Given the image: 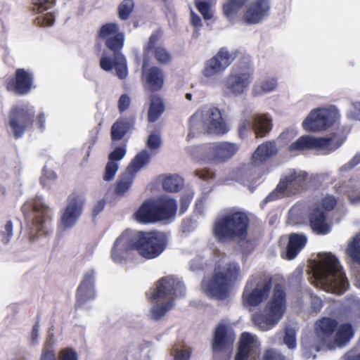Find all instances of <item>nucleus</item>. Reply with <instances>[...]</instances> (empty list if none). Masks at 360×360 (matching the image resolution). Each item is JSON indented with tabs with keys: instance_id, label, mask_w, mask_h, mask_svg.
<instances>
[{
	"instance_id": "nucleus-1",
	"label": "nucleus",
	"mask_w": 360,
	"mask_h": 360,
	"mask_svg": "<svg viewBox=\"0 0 360 360\" xmlns=\"http://www.w3.org/2000/svg\"><path fill=\"white\" fill-rule=\"evenodd\" d=\"M184 284L172 276L160 278L153 288L146 292L147 300L151 303L164 300L161 304H155L150 310V319L160 320L174 305V300L185 295Z\"/></svg>"
},
{
	"instance_id": "nucleus-2",
	"label": "nucleus",
	"mask_w": 360,
	"mask_h": 360,
	"mask_svg": "<svg viewBox=\"0 0 360 360\" xmlns=\"http://www.w3.org/2000/svg\"><path fill=\"white\" fill-rule=\"evenodd\" d=\"M314 277L317 285L337 294L344 293L349 288V281L338 259L330 252L319 255Z\"/></svg>"
},
{
	"instance_id": "nucleus-3",
	"label": "nucleus",
	"mask_w": 360,
	"mask_h": 360,
	"mask_svg": "<svg viewBox=\"0 0 360 360\" xmlns=\"http://www.w3.org/2000/svg\"><path fill=\"white\" fill-rule=\"evenodd\" d=\"M250 219L243 211H233L217 217L212 227V235L219 243L244 240L248 234Z\"/></svg>"
},
{
	"instance_id": "nucleus-4",
	"label": "nucleus",
	"mask_w": 360,
	"mask_h": 360,
	"mask_svg": "<svg viewBox=\"0 0 360 360\" xmlns=\"http://www.w3.org/2000/svg\"><path fill=\"white\" fill-rule=\"evenodd\" d=\"M240 273V265L235 262L217 266L210 277L202 281V290L210 298L224 300L229 296L231 287Z\"/></svg>"
},
{
	"instance_id": "nucleus-5",
	"label": "nucleus",
	"mask_w": 360,
	"mask_h": 360,
	"mask_svg": "<svg viewBox=\"0 0 360 360\" xmlns=\"http://www.w3.org/2000/svg\"><path fill=\"white\" fill-rule=\"evenodd\" d=\"M97 39L105 40V46L111 51L117 59L113 68L120 79H124L127 75V62L121 51L124 46L125 36L120 31L116 22H107L101 26L97 31Z\"/></svg>"
},
{
	"instance_id": "nucleus-6",
	"label": "nucleus",
	"mask_w": 360,
	"mask_h": 360,
	"mask_svg": "<svg viewBox=\"0 0 360 360\" xmlns=\"http://www.w3.org/2000/svg\"><path fill=\"white\" fill-rule=\"evenodd\" d=\"M286 309V294L281 285H276L271 300L266 305L264 312L252 315V321L263 331L272 329L283 317Z\"/></svg>"
},
{
	"instance_id": "nucleus-7",
	"label": "nucleus",
	"mask_w": 360,
	"mask_h": 360,
	"mask_svg": "<svg viewBox=\"0 0 360 360\" xmlns=\"http://www.w3.org/2000/svg\"><path fill=\"white\" fill-rule=\"evenodd\" d=\"M132 235L136 250L146 259L158 257L166 248V238L160 232L132 230Z\"/></svg>"
},
{
	"instance_id": "nucleus-8",
	"label": "nucleus",
	"mask_w": 360,
	"mask_h": 360,
	"mask_svg": "<svg viewBox=\"0 0 360 360\" xmlns=\"http://www.w3.org/2000/svg\"><path fill=\"white\" fill-rule=\"evenodd\" d=\"M200 119L209 133L223 135L229 131L219 109L214 106H204L189 119L190 132L187 136L188 140L194 137L193 131Z\"/></svg>"
},
{
	"instance_id": "nucleus-9",
	"label": "nucleus",
	"mask_w": 360,
	"mask_h": 360,
	"mask_svg": "<svg viewBox=\"0 0 360 360\" xmlns=\"http://www.w3.org/2000/svg\"><path fill=\"white\" fill-rule=\"evenodd\" d=\"M238 150L235 143L229 142L207 143L193 148L197 161L210 164L221 163L233 157Z\"/></svg>"
},
{
	"instance_id": "nucleus-10",
	"label": "nucleus",
	"mask_w": 360,
	"mask_h": 360,
	"mask_svg": "<svg viewBox=\"0 0 360 360\" xmlns=\"http://www.w3.org/2000/svg\"><path fill=\"white\" fill-rule=\"evenodd\" d=\"M35 110L33 106L22 103L13 105L8 115V126L15 139L32 129L34 123Z\"/></svg>"
},
{
	"instance_id": "nucleus-11",
	"label": "nucleus",
	"mask_w": 360,
	"mask_h": 360,
	"mask_svg": "<svg viewBox=\"0 0 360 360\" xmlns=\"http://www.w3.org/2000/svg\"><path fill=\"white\" fill-rule=\"evenodd\" d=\"M272 288L271 279L262 274L250 277L244 288L243 300L245 304L257 307L267 299Z\"/></svg>"
},
{
	"instance_id": "nucleus-12",
	"label": "nucleus",
	"mask_w": 360,
	"mask_h": 360,
	"mask_svg": "<svg viewBox=\"0 0 360 360\" xmlns=\"http://www.w3.org/2000/svg\"><path fill=\"white\" fill-rule=\"evenodd\" d=\"M340 146V143H334L331 137H314L304 135L291 143L288 150L290 152L316 150L321 151L322 155H328L338 149Z\"/></svg>"
},
{
	"instance_id": "nucleus-13",
	"label": "nucleus",
	"mask_w": 360,
	"mask_h": 360,
	"mask_svg": "<svg viewBox=\"0 0 360 360\" xmlns=\"http://www.w3.org/2000/svg\"><path fill=\"white\" fill-rule=\"evenodd\" d=\"M307 174L305 172L290 171L286 176L281 179L275 190L266 198V201L274 200L278 198V193L293 195L302 192L306 186Z\"/></svg>"
},
{
	"instance_id": "nucleus-14",
	"label": "nucleus",
	"mask_w": 360,
	"mask_h": 360,
	"mask_svg": "<svg viewBox=\"0 0 360 360\" xmlns=\"http://www.w3.org/2000/svg\"><path fill=\"white\" fill-rule=\"evenodd\" d=\"M150 160V155L147 150H143L139 153L131 160L125 172L117 180L115 192L117 195H123L131 187L136 174L147 165Z\"/></svg>"
},
{
	"instance_id": "nucleus-15",
	"label": "nucleus",
	"mask_w": 360,
	"mask_h": 360,
	"mask_svg": "<svg viewBox=\"0 0 360 360\" xmlns=\"http://www.w3.org/2000/svg\"><path fill=\"white\" fill-rule=\"evenodd\" d=\"M339 118L336 110L326 108L313 110L302 123L303 127L309 131H319L331 127Z\"/></svg>"
},
{
	"instance_id": "nucleus-16",
	"label": "nucleus",
	"mask_w": 360,
	"mask_h": 360,
	"mask_svg": "<svg viewBox=\"0 0 360 360\" xmlns=\"http://www.w3.org/2000/svg\"><path fill=\"white\" fill-rule=\"evenodd\" d=\"M34 74L24 68H18L13 75L5 81L7 91L17 96H25L30 94L33 88Z\"/></svg>"
},
{
	"instance_id": "nucleus-17",
	"label": "nucleus",
	"mask_w": 360,
	"mask_h": 360,
	"mask_svg": "<svg viewBox=\"0 0 360 360\" xmlns=\"http://www.w3.org/2000/svg\"><path fill=\"white\" fill-rule=\"evenodd\" d=\"M132 238V230L127 229L115 240L110 252L113 262L120 264L134 259L136 247Z\"/></svg>"
},
{
	"instance_id": "nucleus-18",
	"label": "nucleus",
	"mask_w": 360,
	"mask_h": 360,
	"mask_svg": "<svg viewBox=\"0 0 360 360\" xmlns=\"http://www.w3.org/2000/svg\"><path fill=\"white\" fill-rule=\"evenodd\" d=\"M237 56L236 53L230 52L227 48H221L218 52L205 63L202 75L205 78H212L228 68Z\"/></svg>"
},
{
	"instance_id": "nucleus-19",
	"label": "nucleus",
	"mask_w": 360,
	"mask_h": 360,
	"mask_svg": "<svg viewBox=\"0 0 360 360\" xmlns=\"http://www.w3.org/2000/svg\"><path fill=\"white\" fill-rule=\"evenodd\" d=\"M86 198L83 193H72L68 198L67 205L60 218V222L65 229L72 227L81 217Z\"/></svg>"
},
{
	"instance_id": "nucleus-20",
	"label": "nucleus",
	"mask_w": 360,
	"mask_h": 360,
	"mask_svg": "<svg viewBox=\"0 0 360 360\" xmlns=\"http://www.w3.org/2000/svg\"><path fill=\"white\" fill-rule=\"evenodd\" d=\"M272 128L271 120L265 114L257 115L251 120H242L238 125V135L245 138L247 133L253 131L256 138H263Z\"/></svg>"
},
{
	"instance_id": "nucleus-21",
	"label": "nucleus",
	"mask_w": 360,
	"mask_h": 360,
	"mask_svg": "<svg viewBox=\"0 0 360 360\" xmlns=\"http://www.w3.org/2000/svg\"><path fill=\"white\" fill-rule=\"evenodd\" d=\"M252 74L246 67L238 71H231L224 80L225 89L236 96L243 94L252 82Z\"/></svg>"
},
{
	"instance_id": "nucleus-22",
	"label": "nucleus",
	"mask_w": 360,
	"mask_h": 360,
	"mask_svg": "<svg viewBox=\"0 0 360 360\" xmlns=\"http://www.w3.org/2000/svg\"><path fill=\"white\" fill-rule=\"evenodd\" d=\"M162 37V32L157 30L150 34L148 42L143 46V54H150L160 65H169L172 60L170 52L160 42Z\"/></svg>"
},
{
	"instance_id": "nucleus-23",
	"label": "nucleus",
	"mask_w": 360,
	"mask_h": 360,
	"mask_svg": "<svg viewBox=\"0 0 360 360\" xmlns=\"http://www.w3.org/2000/svg\"><path fill=\"white\" fill-rule=\"evenodd\" d=\"M149 60L144 56L142 65V79L144 88L151 93L161 90L164 85L165 74L163 70L157 66L148 68Z\"/></svg>"
},
{
	"instance_id": "nucleus-24",
	"label": "nucleus",
	"mask_w": 360,
	"mask_h": 360,
	"mask_svg": "<svg viewBox=\"0 0 360 360\" xmlns=\"http://www.w3.org/2000/svg\"><path fill=\"white\" fill-rule=\"evenodd\" d=\"M30 210L34 214L32 224L34 226L36 233H38L42 231L44 224L51 219L50 210L44 204L41 198L39 197L25 202L22 207L25 214H27Z\"/></svg>"
},
{
	"instance_id": "nucleus-25",
	"label": "nucleus",
	"mask_w": 360,
	"mask_h": 360,
	"mask_svg": "<svg viewBox=\"0 0 360 360\" xmlns=\"http://www.w3.org/2000/svg\"><path fill=\"white\" fill-rule=\"evenodd\" d=\"M270 9V0H253L243 12L242 20L247 25L259 23L269 16Z\"/></svg>"
},
{
	"instance_id": "nucleus-26",
	"label": "nucleus",
	"mask_w": 360,
	"mask_h": 360,
	"mask_svg": "<svg viewBox=\"0 0 360 360\" xmlns=\"http://www.w3.org/2000/svg\"><path fill=\"white\" fill-rule=\"evenodd\" d=\"M95 271H86L77 289L75 307H81L87 301L94 300L96 297L94 289Z\"/></svg>"
},
{
	"instance_id": "nucleus-27",
	"label": "nucleus",
	"mask_w": 360,
	"mask_h": 360,
	"mask_svg": "<svg viewBox=\"0 0 360 360\" xmlns=\"http://www.w3.org/2000/svg\"><path fill=\"white\" fill-rule=\"evenodd\" d=\"M136 122L135 114L120 117L111 127V140L112 141L122 140L128 132L135 129Z\"/></svg>"
},
{
	"instance_id": "nucleus-28",
	"label": "nucleus",
	"mask_w": 360,
	"mask_h": 360,
	"mask_svg": "<svg viewBox=\"0 0 360 360\" xmlns=\"http://www.w3.org/2000/svg\"><path fill=\"white\" fill-rule=\"evenodd\" d=\"M234 342V336L229 333L224 324H219L214 330L212 341V350L214 354L231 348Z\"/></svg>"
},
{
	"instance_id": "nucleus-29",
	"label": "nucleus",
	"mask_w": 360,
	"mask_h": 360,
	"mask_svg": "<svg viewBox=\"0 0 360 360\" xmlns=\"http://www.w3.org/2000/svg\"><path fill=\"white\" fill-rule=\"evenodd\" d=\"M153 205L158 221L168 219L176 214L177 205L172 198L162 196L153 199Z\"/></svg>"
},
{
	"instance_id": "nucleus-30",
	"label": "nucleus",
	"mask_w": 360,
	"mask_h": 360,
	"mask_svg": "<svg viewBox=\"0 0 360 360\" xmlns=\"http://www.w3.org/2000/svg\"><path fill=\"white\" fill-rule=\"evenodd\" d=\"M309 226L315 233L326 235L330 231V226L327 222L326 213L319 207L313 208L308 216Z\"/></svg>"
},
{
	"instance_id": "nucleus-31",
	"label": "nucleus",
	"mask_w": 360,
	"mask_h": 360,
	"mask_svg": "<svg viewBox=\"0 0 360 360\" xmlns=\"http://www.w3.org/2000/svg\"><path fill=\"white\" fill-rule=\"evenodd\" d=\"M277 153L275 142L266 141L260 144L252 156V163L255 166H259L266 162L272 155Z\"/></svg>"
},
{
	"instance_id": "nucleus-32",
	"label": "nucleus",
	"mask_w": 360,
	"mask_h": 360,
	"mask_svg": "<svg viewBox=\"0 0 360 360\" xmlns=\"http://www.w3.org/2000/svg\"><path fill=\"white\" fill-rule=\"evenodd\" d=\"M136 221L141 224H150L158 222L153 199L145 200L134 214Z\"/></svg>"
},
{
	"instance_id": "nucleus-33",
	"label": "nucleus",
	"mask_w": 360,
	"mask_h": 360,
	"mask_svg": "<svg viewBox=\"0 0 360 360\" xmlns=\"http://www.w3.org/2000/svg\"><path fill=\"white\" fill-rule=\"evenodd\" d=\"M307 238L304 234L292 233L289 235L285 258L288 260L295 259L304 248Z\"/></svg>"
},
{
	"instance_id": "nucleus-34",
	"label": "nucleus",
	"mask_w": 360,
	"mask_h": 360,
	"mask_svg": "<svg viewBox=\"0 0 360 360\" xmlns=\"http://www.w3.org/2000/svg\"><path fill=\"white\" fill-rule=\"evenodd\" d=\"M254 337L249 333H243L238 343L235 360H248L254 353Z\"/></svg>"
},
{
	"instance_id": "nucleus-35",
	"label": "nucleus",
	"mask_w": 360,
	"mask_h": 360,
	"mask_svg": "<svg viewBox=\"0 0 360 360\" xmlns=\"http://www.w3.org/2000/svg\"><path fill=\"white\" fill-rule=\"evenodd\" d=\"M148 99L147 120L149 123H153L162 116L165 110V105L162 98L158 94H151Z\"/></svg>"
},
{
	"instance_id": "nucleus-36",
	"label": "nucleus",
	"mask_w": 360,
	"mask_h": 360,
	"mask_svg": "<svg viewBox=\"0 0 360 360\" xmlns=\"http://www.w3.org/2000/svg\"><path fill=\"white\" fill-rule=\"evenodd\" d=\"M338 322L330 317H322L315 323V331L317 335L322 338H330L337 330Z\"/></svg>"
},
{
	"instance_id": "nucleus-37",
	"label": "nucleus",
	"mask_w": 360,
	"mask_h": 360,
	"mask_svg": "<svg viewBox=\"0 0 360 360\" xmlns=\"http://www.w3.org/2000/svg\"><path fill=\"white\" fill-rule=\"evenodd\" d=\"M354 330L351 323H342L338 328L334 339V343L338 347L345 346L353 338Z\"/></svg>"
},
{
	"instance_id": "nucleus-38",
	"label": "nucleus",
	"mask_w": 360,
	"mask_h": 360,
	"mask_svg": "<svg viewBox=\"0 0 360 360\" xmlns=\"http://www.w3.org/2000/svg\"><path fill=\"white\" fill-rule=\"evenodd\" d=\"M248 0H227L222 5L224 15L230 18L236 15L248 2Z\"/></svg>"
},
{
	"instance_id": "nucleus-39",
	"label": "nucleus",
	"mask_w": 360,
	"mask_h": 360,
	"mask_svg": "<svg viewBox=\"0 0 360 360\" xmlns=\"http://www.w3.org/2000/svg\"><path fill=\"white\" fill-rule=\"evenodd\" d=\"M184 185V179L179 175L167 176L162 181L163 188L169 192H177Z\"/></svg>"
},
{
	"instance_id": "nucleus-40",
	"label": "nucleus",
	"mask_w": 360,
	"mask_h": 360,
	"mask_svg": "<svg viewBox=\"0 0 360 360\" xmlns=\"http://www.w3.org/2000/svg\"><path fill=\"white\" fill-rule=\"evenodd\" d=\"M194 4L205 20H210L213 18L214 11L212 10V4L211 1L205 0H195Z\"/></svg>"
},
{
	"instance_id": "nucleus-41",
	"label": "nucleus",
	"mask_w": 360,
	"mask_h": 360,
	"mask_svg": "<svg viewBox=\"0 0 360 360\" xmlns=\"http://www.w3.org/2000/svg\"><path fill=\"white\" fill-rule=\"evenodd\" d=\"M346 253L354 263L360 265V237H354L348 244Z\"/></svg>"
},
{
	"instance_id": "nucleus-42",
	"label": "nucleus",
	"mask_w": 360,
	"mask_h": 360,
	"mask_svg": "<svg viewBox=\"0 0 360 360\" xmlns=\"http://www.w3.org/2000/svg\"><path fill=\"white\" fill-rule=\"evenodd\" d=\"M134 8L133 0H123L117 8L118 17L121 20H127L129 18Z\"/></svg>"
},
{
	"instance_id": "nucleus-43",
	"label": "nucleus",
	"mask_w": 360,
	"mask_h": 360,
	"mask_svg": "<svg viewBox=\"0 0 360 360\" xmlns=\"http://www.w3.org/2000/svg\"><path fill=\"white\" fill-rule=\"evenodd\" d=\"M40 360H56L55 350L50 341H46L44 343Z\"/></svg>"
},
{
	"instance_id": "nucleus-44",
	"label": "nucleus",
	"mask_w": 360,
	"mask_h": 360,
	"mask_svg": "<svg viewBox=\"0 0 360 360\" xmlns=\"http://www.w3.org/2000/svg\"><path fill=\"white\" fill-rule=\"evenodd\" d=\"M13 223L11 220L7 221L5 225L1 228L0 231V236L3 243L7 244L11 240L13 236Z\"/></svg>"
},
{
	"instance_id": "nucleus-45",
	"label": "nucleus",
	"mask_w": 360,
	"mask_h": 360,
	"mask_svg": "<svg viewBox=\"0 0 360 360\" xmlns=\"http://www.w3.org/2000/svg\"><path fill=\"white\" fill-rule=\"evenodd\" d=\"M34 6L33 10L38 13H41L52 8L55 4V0H32Z\"/></svg>"
},
{
	"instance_id": "nucleus-46",
	"label": "nucleus",
	"mask_w": 360,
	"mask_h": 360,
	"mask_svg": "<svg viewBox=\"0 0 360 360\" xmlns=\"http://www.w3.org/2000/svg\"><path fill=\"white\" fill-rule=\"evenodd\" d=\"M118 164L112 161H108L105 168L103 179L105 181L112 180L118 170Z\"/></svg>"
},
{
	"instance_id": "nucleus-47",
	"label": "nucleus",
	"mask_w": 360,
	"mask_h": 360,
	"mask_svg": "<svg viewBox=\"0 0 360 360\" xmlns=\"http://www.w3.org/2000/svg\"><path fill=\"white\" fill-rule=\"evenodd\" d=\"M261 360H286V356L273 348L265 349Z\"/></svg>"
},
{
	"instance_id": "nucleus-48",
	"label": "nucleus",
	"mask_w": 360,
	"mask_h": 360,
	"mask_svg": "<svg viewBox=\"0 0 360 360\" xmlns=\"http://www.w3.org/2000/svg\"><path fill=\"white\" fill-rule=\"evenodd\" d=\"M58 360H78L77 352L72 347H65L58 354Z\"/></svg>"
},
{
	"instance_id": "nucleus-49",
	"label": "nucleus",
	"mask_w": 360,
	"mask_h": 360,
	"mask_svg": "<svg viewBox=\"0 0 360 360\" xmlns=\"http://www.w3.org/2000/svg\"><path fill=\"white\" fill-rule=\"evenodd\" d=\"M283 342L290 349H293L296 347V333L293 329L287 328L285 330Z\"/></svg>"
},
{
	"instance_id": "nucleus-50",
	"label": "nucleus",
	"mask_w": 360,
	"mask_h": 360,
	"mask_svg": "<svg viewBox=\"0 0 360 360\" xmlns=\"http://www.w3.org/2000/svg\"><path fill=\"white\" fill-rule=\"evenodd\" d=\"M127 150L124 146H119L115 148L109 155V161L116 162L121 160L125 155Z\"/></svg>"
},
{
	"instance_id": "nucleus-51",
	"label": "nucleus",
	"mask_w": 360,
	"mask_h": 360,
	"mask_svg": "<svg viewBox=\"0 0 360 360\" xmlns=\"http://www.w3.org/2000/svg\"><path fill=\"white\" fill-rule=\"evenodd\" d=\"M117 63L115 56H113V58L108 57L105 55L102 56L100 59V67L105 71H110Z\"/></svg>"
},
{
	"instance_id": "nucleus-52",
	"label": "nucleus",
	"mask_w": 360,
	"mask_h": 360,
	"mask_svg": "<svg viewBox=\"0 0 360 360\" xmlns=\"http://www.w3.org/2000/svg\"><path fill=\"white\" fill-rule=\"evenodd\" d=\"M160 145L161 138L160 134L158 133L150 134L147 141V146L151 150H155L160 148Z\"/></svg>"
},
{
	"instance_id": "nucleus-53",
	"label": "nucleus",
	"mask_w": 360,
	"mask_h": 360,
	"mask_svg": "<svg viewBox=\"0 0 360 360\" xmlns=\"http://www.w3.org/2000/svg\"><path fill=\"white\" fill-rule=\"evenodd\" d=\"M321 205L326 211L333 210L337 205L335 197L328 195L322 198Z\"/></svg>"
},
{
	"instance_id": "nucleus-54",
	"label": "nucleus",
	"mask_w": 360,
	"mask_h": 360,
	"mask_svg": "<svg viewBox=\"0 0 360 360\" xmlns=\"http://www.w3.org/2000/svg\"><path fill=\"white\" fill-rule=\"evenodd\" d=\"M130 103H131V100H130L129 96L127 94H124L121 95V96L120 97V98L118 100V105H117L118 110H119L120 113H123L125 110H127L129 108Z\"/></svg>"
},
{
	"instance_id": "nucleus-55",
	"label": "nucleus",
	"mask_w": 360,
	"mask_h": 360,
	"mask_svg": "<svg viewBox=\"0 0 360 360\" xmlns=\"http://www.w3.org/2000/svg\"><path fill=\"white\" fill-rule=\"evenodd\" d=\"M195 176L202 180H209L214 177V172L210 169L204 168L202 169H196L194 172Z\"/></svg>"
},
{
	"instance_id": "nucleus-56",
	"label": "nucleus",
	"mask_w": 360,
	"mask_h": 360,
	"mask_svg": "<svg viewBox=\"0 0 360 360\" xmlns=\"http://www.w3.org/2000/svg\"><path fill=\"white\" fill-rule=\"evenodd\" d=\"M192 351L188 347L185 349H177L174 354V360H189Z\"/></svg>"
},
{
	"instance_id": "nucleus-57",
	"label": "nucleus",
	"mask_w": 360,
	"mask_h": 360,
	"mask_svg": "<svg viewBox=\"0 0 360 360\" xmlns=\"http://www.w3.org/2000/svg\"><path fill=\"white\" fill-rule=\"evenodd\" d=\"M38 23H41L43 26H51L55 21V16L52 13H47L43 17L37 18Z\"/></svg>"
},
{
	"instance_id": "nucleus-58",
	"label": "nucleus",
	"mask_w": 360,
	"mask_h": 360,
	"mask_svg": "<svg viewBox=\"0 0 360 360\" xmlns=\"http://www.w3.org/2000/svg\"><path fill=\"white\" fill-rule=\"evenodd\" d=\"M190 23L197 30L202 27V22L200 17L193 10L190 11Z\"/></svg>"
},
{
	"instance_id": "nucleus-59",
	"label": "nucleus",
	"mask_w": 360,
	"mask_h": 360,
	"mask_svg": "<svg viewBox=\"0 0 360 360\" xmlns=\"http://www.w3.org/2000/svg\"><path fill=\"white\" fill-rule=\"evenodd\" d=\"M276 80L274 79H271L262 82L261 88L264 92H269L274 90L276 87Z\"/></svg>"
},
{
	"instance_id": "nucleus-60",
	"label": "nucleus",
	"mask_w": 360,
	"mask_h": 360,
	"mask_svg": "<svg viewBox=\"0 0 360 360\" xmlns=\"http://www.w3.org/2000/svg\"><path fill=\"white\" fill-rule=\"evenodd\" d=\"M105 205V200L104 199L98 201L93 207L92 209V217L96 218L98 214L103 210Z\"/></svg>"
},
{
	"instance_id": "nucleus-61",
	"label": "nucleus",
	"mask_w": 360,
	"mask_h": 360,
	"mask_svg": "<svg viewBox=\"0 0 360 360\" xmlns=\"http://www.w3.org/2000/svg\"><path fill=\"white\" fill-rule=\"evenodd\" d=\"M323 306V301L318 297H313L311 298V309L314 311H319Z\"/></svg>"
},
{
	"instance_id": "nucleus-62",
	"label": "nucleus",
	"mask_w": 360,
	"mask_h": 360,
	"mask_svg": "<svg viewBox=\"0 0 360 360\" xmlns=\"http://www.w3.org/2000/svg\"><path fill=\"white\" fill-rule=\"evenodd\" d=\"M34 122H36V124L37 125L38 128L42 131L45 129V115L43 112L39 113L37 116L34 117Z\"/></svg>"
},
{
	"instance_id": "nucleus-63",
	"label": "nucleus",
	"mask_w": 360,
	"mask_h": 360,
	"mask_svg": "<svg viewBox=\"0 0 360 360\" xmlns=\"http://www.w3.org/2000/svg\"><path fill=\"white\" fill-rule=\"evenodd\" d=\"M190 202H191V199L188 196H183L181 198V201H180V203H181L180 211L181 212H184L187 210Z\"/></svg>"
},
{
	"instance_id": "nucleus-64",
	"label": "nucleus",
	"mask_w": 360,
	"mask_h": 360,
	"mask_svg": "<svg viewBox=\"0 0 360 360\" xmlns=\"http://www.w3.org/2000/svg\"><path fill=\"white\" fill-rule=\"evenodd\" d=\"M345 360H360V353L356 354L354 350H350L345 354Z\"/></svg>"
}]
</instances>
